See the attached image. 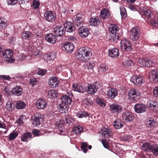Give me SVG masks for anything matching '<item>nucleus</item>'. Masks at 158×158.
<instances>
[{"instance_id": "obj_4", "label": "nucleus", "mask_w": 158, "mask_h": 158, "mask_svg": "<svg viewBox=\"0 0 158 158\" xmlns=\"http://www.w3.org/2000/svg\"><path fill=\"white\" fill-rule=\"evenodd\" d=\"M43 118L40 113H36L31 118V121L35 127H37L43 122Z\"/></svg>"}, {"instance_id": "obj_11", "label": "nucleus", "mask_w": 158, "mask_h": 158, "mask_svg": "<svg viewBox=\"0 0 158 158\" xmlns=\"http://www.w3.org/2000/svg\"><path fill=\"white\" fill-rule=\"evenodd\" d=\"M36 106L37 108L43 110L45 109L47 106V102L44 98L38 99L36 102Z\"/></svg>"}, {"instance_id": "obj_46", "label": "nucleus", "mask_w": 158, "mask_h": 158, "mask_svg": "<svg viewBox=\"0 0 158 158\" xmlns=\"http://www.w3.org/2000/svg\"><path fill=\"white\" fill-rule=\"evenodd\" d=\"M120 14L123 19H125L127 16V13L125 7L122 6L120 7Z\"/></svg>"}, {"instance_id": "obj_51", "label": "nucleus", "mask_w": 158, "mask_h": 158, "mask_svg": "<svg viewBox=\"0 0 158 158\" xmlns=\"http://www.w3.org/2000/svg\"><path fill=\"white\" fill-rule=\"evenodd\" d=\"M31 33L29 31H24L22 34L23 38L25 39H29L31 37Z\"/></svg>"}, {"instance_id": "obj_43", "label": "nucleus", "mask_w": 158, "mask_h": 158, "mask_svg": "<svg viewBox=\"0 0 158 158\" xmlns=\"http://www.w3.org/2000/svg\"><path fill=\"white\" fill-rule=\"evenodd\" d=\"M57 92L54 89H51L48 91V95L49 98L51 99H53L54 98L56 97Z\"/></svg>"}, {"instance_id": "obj_16", "label": "nucleus", "mask_w": 158, "mask_h": 158, "mask_svg": "<svg viewBox=\"0 0 158 158\" xmlns=\"http://www.w3.org/2000/svg\"><path fill=\"white\" fill-rule=\"evenodd\" d=\"M139 95V94L136 92L135 89H131L128 93L129 99L133 101H137V97Z\"/></svg>"}, {"instance_id": "obj_9", "label": "nucleus", "mask_w": 158, "mask_h": 158, "mask_svg": "<svg viewBox=\"0 0 158 158\" xmlns=\"http://www.w3.org/2000/svg\"><path fill=\"white\" fill-rule=\"evenodd\" d=\"M122 118L126 122H131L134 119L135 117L133 114L130 112L126 111L122 114Z\"/></svg>"}, {"instance_id": "obj_36", "label": "nucleus", "mask_w": 158, "mask_h": 158, "mask_svg": "<svg viewBox=\"0 0 158 158\" xmlns=\"http://www.w3.org/2000/svg\"><path fill=\"white\" fill-rule=\"evenodd\" d=\"M74 121V120L72 116L69 115H67L65 116L64 121L65 123L69 125L73 123Z\"/></svg>"}, {"instance_id": "obj_45", "label": "nucleus", "mask_w": 158, "mask_h": 158, "mask_svg": "<svg viewBox=\"0 0 158 158\" xmlns=\"http://www.w3.org/2000/svg\"><path fill=\"white\" fill-rule=\"evenodd\" d=\"M150 23L153 26L158 28V18L154 17L153 18L151 19Z\"/></svg>"}, {"instance_id": "obj_57", "label": "nucleus", "mask_w": 158, "mask_h": 158, "mask_svg": "<svg viewBox=\"0 0 158 158\" xmlns=\"http://www.w3.org/2000/svg\"><path fill=\"white\" fill-rule=\"evenodd\" d=\"M88 144V143L84 142H83L81 144V148L83 150V152L85 153H86L88 151L87 149Z\"/></svg>"}, {"instance_id": "obj_60", "label": "nucleus", "mask_w": 158, "mask_h": 158, "mask_svg": "<svg viewBox=\"0 0 158 158\" xmlns=\"http://www.w3.org/2000/svg\"><path fill=\"white\" fill-rule=\"evenodd\" d=\"M40 5V3L38 1L36 0L33 1L32 2V6L34 8H38Z\"/></svg>"}, {"instance_id": "obj_55", "label": "nucleus", "mask_w": 158, "mask_h": 158, "mask_svg": "<svg viewBox=\"0 0 158 158\" xmlns=\"http://www.w3.org/2000/svg\"><path fill=\"white\" fill-rule=\"evenodd\" d=\"M154 64V62L152 60L148 59H146L145 66L148 67H150Z\"/></svg>"}, {"instance_id": "obj_58", "label": "nucleus", "mask_w": 158, "mask_h": 158, "mask_svg": "<svg viewBox=\"0 0 158 158\" xmlns=\"http://www.w3.org/2000/svg\"><path fill=\"white\" fill-rule=\"evenodd\" d=\"M32 134L35 136H39L42 134V133L38 129H34L32 131Z\"/></svg>"}, {"instance_id": "obj_30", "label": "nucleus", "mask_w": 158, "mask_h": 158, "mask_svg": "<svg viewBox=\"0 0 158 158\" xmlns=\"http://www.w3.org/2000/svg\"><path fill=\"white\" fill-rule=\"evenodd\" d=\"M49 84L52 88H55L58 85V81L55 77H52L50 78Z\"/></svg>"}, {"instance_id": "obj_7", "label": "nucleus", "mask_w": 158, "mask_h": 158, "mask_svg": "<svg viewBox=\"0 0 158 158\" xmlns=\"http://www.w3.org/2000/svg\"><path fill=\"white\" fill-rule=\"evenodd\" d=\"M130 31V36L133 40H137L138 39L140 36V31L137 27H133Z\"/></svg>"}, {"instance_id": "obj_54", "label": "nucleus", "mask_w": 158, "mask_h": 158, "mask_svg": "<svg viewBox=\"0 0 158 158\" xmlns=\"http://www.w3.org/2000/svg\"><path fill=\"white\" fill-rule=\"evenodd\" d=\"M94 66L95 64L94 63H90V62H87L86 64L84 65L85 68H87L89 70L93 69Z\"/></svg>"}, {"instance_id": "obj_29", "label": "nucleus", "mask_w": 158, "mask_h": 158, "mask_svg": "<svg viewBox=\"0 0 158 158\" xmlns=\"http://www.w3.org/2000/svg\"><path fill=\"white\" fill-rule=\"evenodd\" d=\"M145 124L148 127L152 128L156 125V122L152 118H148L145 121Z\"/></svg>"}, {"instance_id": "obj_38", "label": "nucleus", "mask_w": 158, "mask_h": 158, "mask_svg": "<svg viewBox=\"0 0 158 158\" xmlns=\"http://www.w3.org/2000/svg\"><path fill=\"white\" fill-rule=\"evenodd\" d=\"M100 24V20L98 18H92L90 19L89 21L90 25L94 26H97Z\"/></svg>"}, {"instance_id": "obj_8", "label": "nucleus", "mask_w": 158, "mask_h": 158, "mask_svg": "<svg viewBox=\"0 0 158 158\" xmlns=\"http://www.w3.org/2000/svg\"><path fill=\"white\" fill-rule=\"evenodd\" d=\"M44 17L47 21L52 22L56 19V15L52 11H47L44 13Z\"/></svg>"}, {"instance_id": "obj_2", "label": "nucleus", "mask_w": 158, "mask_h": 158, "mask_svg": "<svg viewBox=\"0 0 158 158\" xmlns=\"http://www.w3.org/2000/svg\"><path fill=\"white\" fill-rule=\"evenodd\" d=\"M118 30L119 28L115 24L112 25L109 27V30L110 33L109 38L111 41L117 43V40H119L120 36L117 34Z\"/></svg>"}, {"instance_id": "obj_14", "label": "nucleus", "mask_w": 158, "mask_h": 158, "mask_svg": "<svg viewBox=\"0 0 158 158\" xmlns=\"http://www.w3.org/2000/svg\"><path fill=\"white\" fill-rule=\"evenodd\" d=\"M135 111L138 113L144 112L146 109V106L142 103H138L135 105L134 107Z\"/></svg>"}, {"instance_id": "obj_15", "label": "nucleus", "mask_w": 158, "mask_h": 158, "mask_svg": "<svg viewBox=\"0 0 158 158\" xmlns=\"http://www.w3.org/2000/svg\"><path fill=\"white\" fill-rule=\"evenodd\" d=\"M78 33L81 37L85 38L89 35V32L88 28L82 26L79 28Z\"/></svg>"}, {"instance_id": "obj_28", "label": "nucleus", "mask_w": 158, "mask_h": 158, "mask_svg": "<svg viewBox=\"0 0 158 158\" xmlns=\"http://www.w3.org/2000/svg\"><path fill=\"white\" fill-rule=\"evenodd\" d=\"M102 135L104 137L107 139H108L111 137V131L109 128H104L101 131Z\"/></svg>"}, {"instance_id": "obj_12", "label": "nucleus", "mask_w": 158, "mask_h": 158, "mask_svg": "<svg viewBox=\"0 0 158 158\" xmlns=\"http://www.w3.org/2000/svg\"><path fill=\"white\" fill-rule=\"evenodd\" d=\"M74 48V45L73 43L67 41L64 43L62 48L67 53H70L73 52Z\"/></svg>"}, {"instance_id": "obj_22", "label": "nucleus", "mask_w": 158, "mask_h": 158, "mask_svg": "<svg viewBox=\"0 0 158 158\" xmlns=\"http://www.w3.org/2000/svg\"><path fill=\"white\" fill-rule=\"evenodd\" d=\"M74 90L80 93H83L85 91V89L81 84L77 83L73 84L72 85Z\"/></svg>"}, {"instance_id": "obj_25", "label": "nucleus", "mask_w": 158, "mask_h": 158, "mask_svg": "<svg viewBox=\"0 0 158 158\" xmlns=\"http://www.w3.org/2000/svg\"><path fill=\"white\" fill-rule=\"evenodd\" d=\"M56 56V53L52 52L50 54H44L43 56V58L45 61H48L55 59Z\"/></svg>"}, {"instance_id": "obj_19", "label": "nucleus", "mask_w": 158, "mask_h": 158, "mask_svg": "<svg viewBox=\"0 0 158 158\" xmlns=\"http://www.w3.org/2000/svg\"><path fill=\"white\" fill-rule=\"evenodd\" d=\"M98 90L96 86L93 84L89 85L86 87V90L89 94H94L96 93Z\"/></svg>"}, {"instance_id": "obj_40", "label": "nucleus", "mask_w": 158, "mask_h": 158, "mask_svg": "<svg viewBox=\"0 0 158 158\" xmlns=\"http://www.w3.org/2000/svg\"><path fill=\"white\" fill-rule=\"evenodd\" d=\"M152 146L150 143L148 142H145L142 145V148L145 151H148L151 150Z\"/></svg>"}, {"instance_id": "obj_61", "label": "nucleus", "mask_w": 158, "mask_h": 158, "mask_svg": "<svg viewBox=\"0 0 158 158\" xmlns=\"http://www.w3.org/2000/svg\"><path fill=\"white\" fill-rule=\"evenodd\" d=\"M146 60V59L140 58L139 59L138 62L141 65L144 66H145Z\"/></svg>"}, {"instance_id": "obj_26", "label": "nucleus", "mask_w": 158, "mask_h": 158, "mask_svg": "<svg viewBox=\"0 0 158 158\" xmlns=\"http://www.w3.org/2000/svg\"><path fill=\"white\" fill-rule=\"evenodd\" d=\"M32 138L31 133L30 132H28L24 133L22 135L21 140L22 142H27L31 140Z\"/></svg>"}, {"instance_id": "obj_56", "label": "nucleus", "mask_w": 158, "mask_h": 158, "mask_svg": "<svg viewBox=\"0 0 158 158\" xmlns=\"http://www.w3.org/2000/svg\"><path fill=\"white\" fill-rule=\"evenodd\" d=\"M47 73V70L42 69H39L37 72V74L39 75L44 76Z\"/></svg>"}, {"instance_id": "obj_63", "label": "nucleus", "mask_w": 158, "mask_h": 158, "mask_svg": "<svg viewBox=\"0 0 158 158\" xmlns=\"http://www.w3.org/2000/svg\"><path fill=\"white\" fill-rule=\"evenodd\" d=\"M37 81L36 78H31L29 81V83L32 86L34 85L37 84Z\"/></svg>"}, {"instance_id": "obj_1", "label": "nucleus", "mask_w": 158, "mask_h": 158, "mask_svg": "<svg viewBox=\"0 0 158 158\" xmlns=\"http://www.w3.org/2000/svg\"><path fill=\"white\" fill-rule=\"evenodd\" d=\"M91 56L92 52L86 47L80 48L75 55L76 59L81 62L85 61L87 59H89Z\"/></svg>"}, {"instance_id": "obj_44", "label": "nucleus", "mask_w": 158, "mask_h": 158, "mask_svg": "<svg viewBox=\"0 0 158 158\" xmlns=\"http://www.w3.org/2000/svg\"><path fill=\"white\" fill-rule=\"evenodd\" d=\"M83 128L81 126L78 125L75 127L73 129V131L74 134H79L82 132Z\"/></svg>"}, {"instance_id": "obj_10", "label": "nucleus", "mask_w": 158, "mask_h": 158, "mask_svg": "<svg viewBox=\"0 0 158 158\" xmlns=\"http://www.w3.org/2000/svg\"><path fill=\"white\" fill-rule=\"evenodd\" d=\"M149 79L150 81L155 83L158 81V69L152 70L149 74Z\"/></svg>"}, {"instance_id": "obj_5", "label": "nucleus", "mask_w": 158, "mask_h": 158, "mask_svg": "<svg viewBox=\"0 0 158 158\" xmlns=\"http://www.w3.org/2000/svg\"><path fill=\"white\" fill-rule=\"evenodd\" d=\"M121 49L124 51L129 52L132 50L131 44L126 39H123L120 42Z\"/></svg>"}, {"instance_id": "obj_42", "label": "nucleus", "mask_w": 158, "mask_h": 158, "mask_svg": "<svg viewBox=\"0 0 158 158\" xmlns=\"http://www.w3.org/2000/svg\"><path fill=\"white\" fill-rule=\"evenodd\" d=\"M113 126L116 129H119L123 126L122 124L119 120H116L114 121L113 123Z\"/></svg>"}, {"instance_id": "obj_35", "label": "nucleus", "mask_w": 158, "mask_h": 158, "mask_svg": "<svg viewBox=\"0 0 158 158\" xmlns=\"http://www.w3.org/2000/svg\"><path fill=\"white\" fill-rule=\"evenodd\" d=\"M100 16L103 19H107L110 16L109 10L108 9H102L101 11Z\"/></svg>"}, {"instance_id": "obj_27", "label": "nucleus", "mask_w": 158, "mask_h": 158, "mask_svg": "<svg viewBox=\"0 0 158 158\" xmlns=\"http://www.w3.org/2000/svg\"><path fill=\"white\" fill-rule=\"evenodd\" d=\"M54 32L58 36H61L65 31L62 26H56L54 29Z\"/></svg>"}, {"instance_id": "obj_47", "label": "nucleus", "mask_w": 158, "mask_h": 158, "mask_svg": "<svg viewBox=\"0 0 158 158\" xmlns=\"http://www.w3.org/2000/svg\"><path fill=\"white\" fill-rule=\"evenodd\" d=\"M7 20L4 18H0V29L5 27L6 26Z\"/></svg>"}, {"instance_id": "obj_23", "label": "nucleus", "mask_w": 158, "mask_h": 158, "mask_svg": "<svg viewBox=\"0 0 158 158\" xmlns=\"http://www.w3.org/2000/svg\"><path fill=\"white\" fill-rule=\"evenodd\" d=\"M64 26L65 31L68 32H72L75 29V27L73 23L69 22L67 21L65 23Z\"/></svg>"}, {"instance_id": "obj_31", "label": "nucleus", "mask_w": 158, "mask_h": 158, "mask_svg": "<svg viewBox=\"0 0 158 158\" xmlns=\"http://www.w3.org/2000/svg\"><path fill=\"white\" fill-rule=\"evenodd\" d=\"M62 103L64 104L69 105L71 102L72 98L69 96L67 95H64L61 97Z\"/></svg>"}, {"instance_id": "obj_53", "label": "nucleus", "mask_w": 158, "mask_h": 158, "mask_svg": "<svg viewBox=\"0 0 158 158\" xmlns=\"http://www.w3.org/2000/svg\"><path fill=\"white\" fill-rule=\"evenodd\" d=\"M97 103L102 107H104L106 106L105 101L103 99L98 98L96 100Z\"/></svg>"}, {"instance_id": "obj_21", "label": "nucleus", "mask_w": 158, "mask_h": 158, "mask_svg": "<svg viewBox=\"0 0 158 158\" xmlns=\"http://www.w3.org/2000/svg\"><path fill=\"white\" fill-rule=\"evenodd\" d=\"M45 40L49 43L54 44L56 42V38L55 35L50 33L46 35Z\"/></svg>"}, {"instance_id": "obj_50", "label": "nucleus", "mask_w": 158, "mask_h": 158, "mask_svg": "<svg viewBox=\"0 0 158 158\" xmlns=\"http://www.w3.org/2000/svg\"><path fill=\"white\" fill-rule=\"evenodd\" d=\"M152 152L155 156H158V146L156 145H153L151 150Z\"/></svg>"}, {"instance_id": "obj_37", "label": "nucleus", "mask_w": 158, "mask_h": 158, "mask_svg": "<svg viewBox=\"0 0 158 158\" xmlns=\"http://www.w3.org/2000/svg\"><path fill=\"white\" fill-rule=\"evenodd\" d=\"M74 23L77 27H80L82 26L83 24V19L80 17H76L74 19Z\"/></svg>"}, {"instance_id": "obj_20", "label": "nucleus", "mask_w": 158, "mask_h": 158, "mask_svg": "<svg viewBox=\"0 0 158 158\" xmlns=\"http://www.w3.org/2000/svg\"><path fill=\"white\" fill-rule=\"evenodd\" d=\"M23 91V89L20 86H16L12 89L11 92L13 95L19 96L22 94Z\"/></svg>"}, {"instance_id": "obj_33", "label": "nucleus", "mask_w": 158, "mask_h": 158, "mask_svg": "<svg viewBox=\"0 0 158 158\" xmlns=\"http://www.w3.org/2000/svg\"><path fill=\"white\" fill-rule=\"evenodd\" d=\"M76 115L79 118L90 117V114L88 112L84 111H78L76 113Z\"/></svg>"}, {"instance_id": "obj_13", "label": "nucleus", "mask_w": 158, "mask_h": 158, "mask_svg": "<svg viewBox=\"0 0 158 158\" xmlns=\"http://www.w3.org/2000/svg\"><path fill=\"white\" fill-rule=\"evenodd\" d=\"M130 81L136 85H140L143 83V78L139 76H132L130 79Z\"/></svg>"}, {"instance_id": "obj_6", "label": "nucleus", "mask_w": 158, "mask_h": 158, "mask_svg": "<svg viewBox=\"0 0 158 158\" xmlns=\"http://www.w3.org/2000/svg\"><path fill=\"white\" fill-rule=\"evenodd\" d=\"M13 55V51L10 49L4 51L2 53L3 57L4 58L8 59L7 61L9 63H13L15 61V60L12 58Z\"/></svg>"}, {"instance_id": "obj_34", "label": "nucleus", "mask_w": 158, "mask_h": 158, "mask_svg": "<svg viewBox=\"0 0 158 158\" xmlns=\"http://www.w3.org/2000/svg\"><path fill=\"white\" fill-rule=\"evenodd\" d=\"M5 107L8 111L11 112L15 109V104L12 102L8 101L7 102Z\"/></svg>"}, {"instance_id": "obj_62", "label": "nucleus", "mask_w": 158, "mask_h": 158, "mask_svg": "<svg viewBox=\"0 0 158 158\" xmlns=\"http://www.w3.org/2000/svg\"><path fill=\"white\" fill-rule=\"evenodd\" d=\"M102 142L104 147L106 149H108L109 146L108 144L107 140L105 139H102Z\"/></svg>"}, {"instance_id": "obj_59", "label": "nucleus", "mask_w": 158, "mask_h": 158, "mask_svg": "<svg viewBox=\"0 0 158 158\" xmlns=\"http://www.w3.org/2000/svg\"><path fill=\"white\" fill-rule=\"evenodd\" d=\"M25 117V115H23L20 116L18 119L16 121V122L19 125H21L23 123V120L24 118Z\"/></svg>"}, {"instance_id": "obj_24", "label": "nucleus", "mask_w": 158, "mask_h": 158, "mask_svg": "<svg viewBox=\"0 0 158 158\" xmlns=\"http://www.w3.org/2000/svg\"><path fill=\"white\" fill-rule=\"evenodd\" d=\"M118 92L115 88L109 89L107 92V95L110 98H114L118 95Z\"/></svg>"}, {"instance_id": "obj_32", "label": "nucleus", "mask_w": 158, "mask_h": 158, "mask_svg": "<svg viewBox=\"0 0 158 158\" xmlns=\"http://www.w3.org/2000/svg\"><path fill=\"white\" fill-rule=\"evenodd\" d=\"M58 106L59 110L61 113H65L68 112L69 105L61 103Z\"/></svg>"}, {"instance_id": "obj_49", "label": "nucleus", "mask_w": 158, "mask_h": 158, "mask_svg": "<svg viewBox=\"0 0 158 158\" xmlns=\"http://www.w3.org/2000/svg\"><path fill=\"white\" fill-rule=\"evenodd\" d=\"M157 105V102L154 100L149 101L147 103V106L148 107L153 108L156 107Z\"/></svg>"}, {"instance_id": "obj_41", "label": "nucleus", "mask_w": 158, "mask_h": 158, "mask_svg": "<svg viewBox=\"0 0 158 158\" xmlns=\"http://www.w3.org/2000/svg\"><path fill=\"white\" fill-rule=\"evenodd\" d=\"M15 106L16 109H22L25 107L26 104L24 102L19 101L17 102Z\"/></svg>"}, {"instance_id": "obj_52", "label": "nucleus", "mask_w": 158, "mask_h": 158, "mask_svg": "<svg viewBox=\"0 0 158 158\" xmlns=\"http://www.w3.org/2000/svg\"><path fill=\"white\" fill-rule=\"evenodd\" d=\"M108 69V67L106 65H100L98 67V71L100 73H102Z\"/></svg>"}, {"instance_id": "obj_48", "label": "nucleus", "mask_w": 158, "mask_h": 158, "mask_svg": "<svg viewBox=\"0 0 158 158\" xmlns=\"http://www.w3.org/2000/svg\"><path fill=\"white\" fill-rule=\"evenodd\" d=\"M18 135V133L16 131H13L9 135L8 139L10 140H14Z\"/></svg>"}, {"instance_id": "obj_3", "label": "nucleus", "mask_w": 158, "mask_h": 158, "mask_svg": "<svg viewBox=\"0 0 158 158\" xmlns=\"http://www.w3.org/2000/svg\"><path fill=\"white\" fill-rule=\"evenodd\" d=\"M139 12L146 21L150 20L152 16H153V13L150 10L146 9L143 6L140 7Z\"/></svg>"}, {"instance_id": "obj_18", "label": "nucleus", "mask_w": 158, "mask_h": 158, "mask_svg": "<svg viewBox=\"0 0 158 158\" xmlns=\"http://www.w3.org/2000/svg\"><path fill=\"white\" fill-rule=\"evenodd\" d=\"M110 109L113 113H120L123 110L121 106L115 104L110 105Z\"/></svg>"}, {"instance_id": "obj_17", "label": "nucleus", "mask_w": 158, "mask_h": 158, "mask_svg": "<svg viewBox=\"0 0 158 158\" xmlns=\"http://www.w3.org/2000/svg\"><path fill=\"white\" fill-rule=\"evenodd\" d=\"M108 55L111 57L113 58H117L119 55V50L115 48L110 49L108 50Z\"/></svg>"}, {"instance_id": "obj_64", "label": "nucleus", "mask_w": 158, "mask_h": 158, "mask_svg": "<svg viewBox=\"0 0 158 158\" xmlns=\"http://www.w3.org/2000/svg\"><path fill=\"white\" fill-rule=\"evenodd\" d=\"M34 56L35 58H39L41 57L42 53L41 52L37 51L35 52Z\"/></svg>"}, {"instance_id": "obj_39", "label": "nucleus", "mask_w": 158, "mask_h": 158, "mask_svg": "<svg viewBox=\"0 0 158 158\" xmlns=\"http://www.w3.org/2000/svg\"><path fill=\"white\" fill-rule=\"evenodd\" d=\"M56 125L57 127V133L59 135H64L63 129H64V126L62 123H56Z\"/></svg>"}]
</instances>
